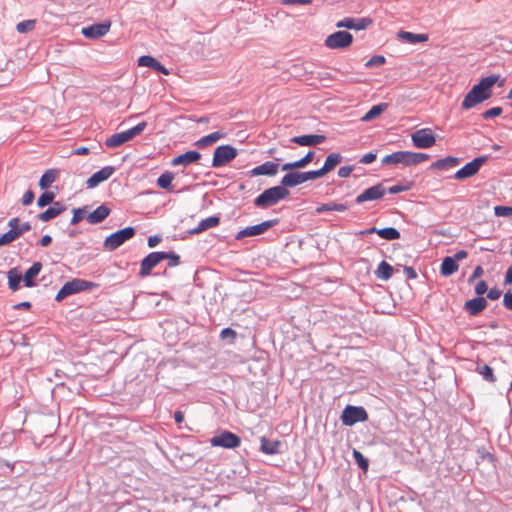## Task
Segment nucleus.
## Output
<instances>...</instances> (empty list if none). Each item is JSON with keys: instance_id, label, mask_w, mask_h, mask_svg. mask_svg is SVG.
I'll use <instances>...</instances> for the list:
<instances>
[{"instance_id": "obj_28", "label": "nucleus", "mask_w": 512, "mask_h": 512, "mask_svg": "<svg viewBox=\"0 0 512 512\" xmlns=\"http://www.w3.org/2000/svg\"><path fill=\"white\" fill-rule=\"evenodd\" d=\"M110 214V209L105 206L101 205L97 207L93 212L87 215L86 219L91 224H98L102 222L108 215Z\"/></svg>"}, {"instance_id": "obj_54", "label": "nucleus", "mask_w": 512, "mask_h": 512, "mask_svg": "<svg viewBox=\"0 0 512 512\" xmlns=\"http://www.w3.org/2000/svg\"><path fill=\"white\" fill-rule=\"evenodd\" d=\"M487 289H488V287H487L486 282L484 280H481L475 286V293L480 296V295H483L484 293H486Z\"/></svg>"}, {"instance_id": "obj_60", "label": "nucleus", "mask_w": 512, "mask_h": 512, "mask_svg": "<svg viewBox=\"0 0 512 512\" xmlns=\"http://www.w3.org/2000/svg\"><path fill=\"white\" fill-rule=\"evenodd\" d=\"M97 287H98L97 283L81 279V291L91 290V289H94V288H97Z\"/></svg>"}, {"instance_id": "obj_23", "label": "nucleus", "mask_w": 512, "mask_h": 512, "mask_svg": "<svg viewBox=\"0 0 512 512\" xmlns=\"http://www.w3.org/2000/svg\"><path fill=\"white\" fill-rule=\"evenodd\" d=\"M325 140L324 135H302L293 137L291 142L301 146H314L323 143Z\"/></svg>"}, {"instance_id": "obj_21", "label": "nucleus", "mask_w": 512, "mask_h": 512, "mask_svg": "<svg viewBox=\"0 0 512 512\" xmlns=\"http://www.w3.org/2000/svg\"><path fill=\"white\" fill-rule=\"evenodd\" d=\"M201 158V154L197 151H187L183 154H180L176 157H174L171 161V164L173 166H187L189 164L195 163L199 161Z\"/></svg>"}, {"instance_id": "obj_30", "label": "nucleus", "mask_w": 512, "mask_h": 512, "mask_svg": "<svg viewBox=\"0 0 512 512\" xmlns=\"http://www.w3.org/2000/svg\"><path fill=\"white\" fill-rule=\"evenodd\" d=\"M220 223V218L218 216H210L208 218H205L203 220H201L197 227H195L194 229H192L190 231L191 234H199L207 229H210V228H213V227H216L218 226Z\"/></svg>"}, {"instance_id": "obj_5", "label": "nucleus", "mask_w": 512, "mask_h": 512, "mask_svg": "<svg viewBox=\"0 0 512 512\" xmlns=\"http://www.w3.org/2000/svg\"><path fill=\"white\" fill-rule=\"evenodd\" d=\"M134 235L135 229L133 227H126L124 229L118 230L105 238L103 247L107 251H114L127 240L134 237Z\"/></svg>"}, {"instance_id": "obj_53", "label": "nucleus", "mask_w": 512, "mask_h": 512, "mask_svg": "<svg viewBox=\"0 0 512 512\" xmlns=\"http://www.w3.org/2000/svg\"><path fill=\"white\" fill-rule=\"evenodd\" d=\"M236 336H237L236 331H234L231 328H225L220 333V337L222 339L231 338L232 340H235Z\"/></svg>"}, {"instance_id": "obj_16", "label": "nucleus", "mask_w": 512, "mask_h": 512, "mask_svg": "<svg viewBox=\"0 0 512 512\" xmlns=\"http://www.w3.org/2000/svg\"><path fill=\"white\" fill-rule=\"evenodd\" d=\"M385 193H386L385 187L382 184H377V185H374V186L364 190L361 194H359L356 197L355 202L357 204H362L367 201L379 200V199L383 198Z\"/></svg>"}, {"instance_id": "obj_6", "label": "nucleus", "mask_w": 512, "mask_h": 512, "mask_svg": "<svg viewBox=\"0 0 512 512\" xmlns=\"http://www.w3.org/2000/svg\"><path fill=\"white\" fill-rule=\"evenodd\" d=\"M9 231L0 237V245H7L18 239L24 232L29 231L31 226L28 222L20 223L18 218H12L8 222Z\"/></svg>"}, {"instance_id": "obj_24", "label": "nucleus", "mask_w": 512, "mask_h": 512, "mask_svg": "<svg viewBox=\"0 0 512 512\" xmlns=\"http://www.w3.org/2000/svg\"><path fill=\"white\" fill-rule=\"evenodd\" d=\"M138 65L143 67H150L164 75H168L169 71L158 60L149 55H144L138 58Z\"/></svg>"}, {"instance_id": "obj_13", "label": "nucleus", "mask_w": 512, "mask_h": 512, "mask_svg": "<svg viewBox=\"0 0 512 512\" xmlns=\"http://www.w3.org/2000/svg\"><path fill=\"white\" fill-rule=\"evenodd\" d=\"M168 258L167 252H152L148 254L142 261L139 271L141 277L150 275L151 270L155 268L160 262Z\"/></svg>"}, {"instance_id": "obj_14", "label": "nucleus", "mask_w": 512, "mask_h": 512, "mask_svg": "<svg viewBox=\"0 0 512 512\" xmlns=\"http://www.w3.org/2000/svg\"><path fill=\"white\" fill-rule=\"evenodd\" d=\"M277 223H278L277 219H272V220L264 221L257 225L248 226V227L240 230L236 234L235 238L237 240H241L245 237L261 235V234L265 233L267 230H269L270 228H272L273 226H275Z\"/></svg>"}, {"instance_id": "obj_25", "label": "nucleus", "mask_w": 512, "mask_h": 512, "mask_svg": "<svg viewBox=\"0 0 512 512\" xmlns=\"http://www.w3.org/2000/svg\"><path fill=\"white\" fill-rule=\"evenodd\" d=\"M486 306L487 301L483 297L473 298L471 300H468L464 304V308L472 316H475L482 312L486 308Z\"/></svg>"}, {"instance_id": "obj_8", "label": "nucleus", "mask_w": 512, "mask_h": 512, "mask_svg": "<svg viewBox=\"0 0 512 512\" xmlns=\"http://www.w3.org/2000/svg\"><path fill=\"white\" fill-rule=\"evenodd\" d=\"M210 444L213 447H222L226 449L237 448L241 444V439L236 434L224 430L220 432L218 435L212 437L210 439Z\"/></svg>"}, {"instance_id": "obj_32", "label": "nucleus", "mask_w": 512, "mask_h": 512, "mask_svg": "<svg viewBox=\"0 0 512 512\" xmlns=\"http://www.w3.org/2000/svg\"><path fill=\"white\" fill-rule=\"evenodd\" d=\"M459 269L458 263L452 257H445L440 266V273L442 276H450L457 272Z\"/></svg>"}, {"instance_id": "obj_26", "label": "nucleus", "mask_w": 512, "mask_h": 512, "mask_svg": "<svg viewBox=\"0 0 512 512\" xmlns=\"http://www.w3.org/2000/svg\"><path fill=\"white\" fill-rule=\"evenodd\" d=\"M66 207L60 202H54L52 206L38 215L39 220L47 222L65 211Z\"/></svg>"}, {"instance_id": "obj_42", "label": "nucleus", "mask_w": 512, "mask_h": 512, "mask_svg": "<svg viewBox=\"0 0 512 512\" xmlns=\"http://www.w3.org/2000/svg\"><path fill=\"white\" fill-rule=\"evenodd\" d=\"M377 235L385 240H397L400 238V232L394 227L381 228Z\"/></svg>"}, {"instance_id": "obj_4", "label": "nucleus", "mask_w": 512, "mask_h": 512, "mask_svg": "<svg viewBox=\"0 0 512 512\" xmlns=\"http://www.w3.org/2000/svg\"><path fill=\"white\" fill-rule=\"evenodd\" d=\"M146 126V122H141L131 129H128L120 133H115L105 141V145L109 148H117L123 145L124 143L130 141L134 137L140 135L144 131Z\"/></svg>"}, {"instance_id": "obj_36", "label": "nucleus", "mask_w": 512, "mask_h": 512, "mask_svg": "<svg viewBox=\"0 0 512 512\" xmlns=\"http://www.w3.org/2000/svg\"><path fill=\"white\" fill-rule=\"evenodd\" d=\"M393 271H394L393 267L388 262L382 261L378 265V267L375 271V275L377 278L386 281L392 277Z\"/></svg>"}, {"instance_id": "obj_27", "label": "nucleus", "mask_w": 512, "mask_h": 512, "mask_svg": "<svg viewBox=\"0 0 512 512\" xmlns=\"http://www.w3.org/2000/svg\"><path fill=\"white\" fill-rule=\"evenodd\" d=\"M313 158H314V152L309 151L303 158H301L297 161H294V162H289V163L283 164L281 169L283 171H290V170H294V169L304 168L313 160Z\"/></svg>"}, {"instance_id": "obj_15", "label": "nucleus", "mask_w": 512, "mask_h": 512, "mask_svg": "<svg viewBox=\"0 0 512 512\" xmlns=\"http://www.w3.org/2000/svg\"><path fill=\"white\" fill-rule=\"evenodd\" d=\"M111 28V21L107 20L103 23L93 24L91 26L83 27L81 33L88 39H98L105 36Z\"/></svg>"}, {"instance_id": "obj_38", "label": "nucleus", "mask_w": 512, "mask_h": 512, "mask_svg": "<svg viewBox=\"0 0 512 512\" xmlns=\"http://www.w3.org/2000/svg\"><path fill=\"white\" fill-rule=\"evenodd\" d=\"M21 280H23L22 275L16 268L8 271V285L12 291L19 289Z\"/></svg>"}, {"instance_id": "obj_2", "label": "nucleus", "mask_w": 512, "mask_h": 512, "mask_svg": "<svg viewBox=\"0 0 512 512\" xmlns=\"http://www.w3.org/2000/svg\"><path fill=\"white\" fill-rule=\"evenodd\" d=\"M430 156L426 153L411 152V151H397L392 154L386 155L382 159L383 165H397L403 164L404 166H413L427 161Z\"/></svg>"}, {"instance_id": "obj_20", "label": "nucleus", "mask_w": 512, "mask_h": 512, "mask_svg": "<svg viewBox=\"0 0 512 512\" xmlns=\"http://www.w3.org/2000/svg\"><path fill=\"white\" fill-rule=\"evenodd\" d=\"M81 292V279H73L66 282L56 294L55 300L62 301L69 295Z\"/></svg>"}, {"instance_id": "obj_37", "label": "nucleus", "mask_w": 512, "mask_h": 512, "mask_svg": "<svg viewBox=\"0 0 512 512\" xmlns=\"http://www.w3.org/2000/svg\"><path fill=\"white\" fill-rule=\"evenodd\" d=\"M173 179H174L173 173L168 172V171L164 172L157 179V185L162 189H165L169 192H173L174 191V187L172 185Z\"/></svg>"}, {"instance_id": "obj_51", "label": "nucleus", "mask_w": 512, "mask_h": 512, "mask_svg": "<svg viewBox=\"0 0 512 512\" xmlns=\"http://www.w3.org/2000/svg\"><path fill=\"white\" fill-rule=\"evenodd\" d=\"M480 373L483 375V377L488 380V381H495V377H494V374H493V370L492 368H490L488 365H484L481 370H480Z\"/></svg>"}, {"instance_id": "obj_45", "label": "nucleus", "mask_w": 512, "mask_h": 512, "mask_svg": "<svg viewBox=\"0 0 512 512\" xmlns=\"http://www.w3.org/2000/svg\"><path fill=\"white\" fill-rule=\"evenodd\" d=\"M353 457H354V459H355L356 463L358 464V466H359L362 470L367 471L368 466H369V462H368V460L363 456V454H362L360 451H358V450L354 449V450H353Z\"/></svg>"}, {"instance_id": "obj_57", "label": "nucleus", "mask_w": 512, "mask_h": 512, "mask_svg": "<svg viewBox=\"0 0 512 512\" xmlns=\"http://www.w3.org/2000/svg\"><path fill=\"white\" fill-rule=\"evenodd\" d=\"M484 273V270L481 266H477L475 267L472 275L469 277L468 279V282L469 283H472L474 280H476L477 278L481 277Z\"/></svg>"}, {"instance_id": "obj_33", "label": "nucleus", "mask_w": 512, "mask_h": 512, "mask_svg": "<svg viewBox=\"0 0 512 512\" xmlns=\"http://www.w3.org/2000/svg\"><path fill=\"white\" fill-rule=\"evenodd\" d=\"M459 162H460L459 158L453 157V156H448L443 159H439V160L435 161L431 165V168L438 169V170H444L447 168H452V167L457 166L459 164Z\"/></svg>"}, {"instance_id": "obj_22", "label": "nucleus", "mask_w": 512, "mask_h": 512, "mask_svg": "<svg viewBox=\"0 0 512 512\" xmlns=\"http://www.w3.org/2000/svg\"><path fill=\"white\" fill-rule=\"evenodd\" d=\"M260 450L267 455H274L281 453L282 442L280 440L271 441L265 436L260 439Z\"/></svg>"}, {"instance_id": "obj_29", "label": "nucleus", "mask_w": 512, "mask_h": 512, "mask_svg": "<svg viewBox=\"0 0 512 512\" xmlns=\"http://www.w3.org/2000/svg\"><path fill=\"white\" fill-rule=\"evenodd\" d=\"M41 269L42 264L40 262H34L33 265L25 272L22 278L26 287H34L36 285L34 278L40 273Z\"/></svg>"}, {"instance_id": "obj_35", "label": "nucleus", "mask_w": 512, "mask_h": 512, "mask_svg": "<svg viewBox=\"0 0 512 512\" xmlns=\"http://www.w3.org/2000/svg\"><path fill=\"white\" fill-rule=\"evenodd\" d=\"M224 137H225V133H222L219 131L213 132V133L206 135V136L200 138L199 140H197L195 145L197 147L203 148V147L212 145L213 143L217 142L219 139L224 138Z\"/></svg>"}, {"instance_id": "obj_34", "label": "nucleus", "mask_w": 512, "mask_h": 512, "mask_svg": "<svg viewBox=\"0 0 512 512\" xmlns=\"http://www.w3.org/2000/svg\"><path fill=\"white\" fill-rule=\"evenodd\" d=\"M398 37L406 42L415 44V43H422L426 42L428 40L427 34H415L412 32L407 31H400L398 33Z\"/></svg>"}, {"instance_id": "obj_10", "label": "nucleus", "mask_w": 512, "mask_h": 512, "mask_svg": "<svg viewBox=\"0 0 512 512\" xmlns=\"http://www.w3.org/2000/svg\"><path fill=\"white\" fill-rule=\"evenodd\" d=\"M368 414L363 407L348 405L344 408L341 421L346 426H352L357 422L366 421Z\"/></svg>"}, {"instance_id": "obj_19", "label": "nucleus", "mask_w": 512, "mask_h": 512, "mask_svg": "<svg viewBox=\"0 0 512 512\" xmlns=\"http://www.w3.org/2000/svg\"><path fill=\"white\" fill-rule=\"evenodd\" d=\"M279 165L278 163L267 161L259 166L254 167L249 175L251 177L257 176H275L278 173Z\"/></svg>"}, {"instance_id": "obj_50", "label": "nucleus", "mask_w": 512, "mask_h": 512, "mask_svg": "<svg viewBox=\"0 0 512 512\" xmlns=\"http://www.w3.org/2000/svg\"><path fill=\"white\" fill-rule=\"evenodd\" d=\"M502 114V108L501 107H493V108H490L488 110H486L482 116L484 119H489V118H493V117H496V116H499Z\"/></svg>"}, {"instance_id": "obj_39", "label": "nucleus", "mask_w": 512, "mask_h": 512, "mask_svg": "<svg viewBox=\"0 0 512 512\" xmlns=\"http://www.w3.org/2000/svg\"><path fill=\"white\" fill-rule=\"evenodd\" d=\"M387 108V104L381 103L378 105H374L371 107V109L361 118L363 122H369L379 115H381L385 109Z\"/></svg>"}, {"instance_id": "obj_46", "label": "nucleus", "mask_w": 512, "mask_h": 512, "mask_svg": "<svg viewBox=\"0 0 512 512\" xmlns=\"http://www.w3.org/2000/svg\"><path fill=\"white\" fill-rule=\"evenodd\" d=\"M54 193L52 192H44L37 200V205L39 207H44L53 203Z\"/></svg>"}, {"instance_id": "obj_56", "label": "nucleus", "mask_w": 512, "mask_h": 512, "mask_svg": "<svg viewBox=\"0 0 512 512\" xmlns=\"http://www.w3.org/2000/svg\"><path fill=\"white\" fill-rule=\"evenodd\" d=\"M352 171H353V167L352 166L340 167L339 170H338V176L341 177V178H346V177L350 176Z\"/></svg>"}, {"instance_id": "obj_64", "label": "nucleus", "mask_w": 512, "mask_h": 512, "mask_svg": "<svg viewBox=\"0 0 512 512\" xmlns=\"http://www.w3.org/2000/svg\"><path fill=\"white\" fill-rule=\"evenodd\" d=\"M161 241V237L155 235L148 238V246L155 247Z\"/></svg>"}, {"instance_id": "obj_17", "label": "nucleus", "mask_w": 512, "mask_h": 512, "mask_svg": "<svg viewBox=\"0 0 512 512\" xmlns=\"http://www.w3.org/2000/svg\"><path fill=\"white\" fill-rule=\"evenodd\" d=\"M373 20L368 17L353 19V18H344L343 20L336 23V27L338 28H347L354 29L357 31L364 30L372 25Z\"/></svg>"}, {"instance_id": "obj_43", "label": "nucleus", "mask_w": 512, "mask_h": 512, "mask_svg": "<svg viewBox=\"0 0 512 512\" xmlns=\"http://www.w3.org/2000/svg\"><path fill=\"white\" fill-rule=\"evenodd\" d=\"M57 174L54 170H47L40 178L39 180V186L42 189L48 188L55 180H56Z\"/></svg>"}, {"instance_id": "obj_52", "label": "nucleus", "mask_w": 512, "mask_h": 512, "mask_svg": "<svg viewBox=\"0 0 512 512\" xmlns=\"http://www.w3.org/2000/svg\"><path fill=\"white\" fill-rule=\"evenodd\" d=\"M84 209H73V217L71 219V224L75 225L79 223L84 218Z\"/></svg>"}, {"instance_id": "obj_48", "label": "nucleus", "mask_w": 512, "mask_h": 512, "mask_svg": "<svg viewBox=\"0 0 512 512\" xmlns=\"http://www.w3.org/2000/svg\"><path fill=\"white\" fill-rule=\"evenodd\" d=\"M324 175H326V174L322 168H320L319 170L304 172L303 173L304 182H306L308 180H314V179L323 177Z\"/></svg>"}, {"instance_id": "obj_7", "label": "nucleus", "mask_w": 512, "mask_h": 512, "mask_svg": "<svg viewBox=\"0 0 512 512\" xmlns=\"http://www.w3.org/2000/svg\"><path fill=\"white\" fill-rule=\"evenodd\" d=\"M353 43V35L347 31H337L326 37L324 45L329 49H345Z\"/></svg>"}, {"instance_id": "obj_31", "label": "nucleus", "mask_w": 512, "mask_h": 512, "mask_svg": "<svg viewBox=\"0 0 512 512\" xmlns=\"http://www.w3.org/2000/svg\"><path fill=\"white\" fill-rule=\"evenodd\" d=\"M304 183L303 173L299 172H290L287 173L281 180V186L286 187H295Z\"/></svg>"}, {"instance_id": "obj_63", "label": "nucleus", "mask_w": 512, "mask_h": 512, "mask_svg": "<svg viewBox=\"0 0 512 512\" xmlns=\"http://www.w3.org/2000/svg\"><path fill=\"white\" fill-rule=\"evenodd\" d=\"M503 304L507 309L512 310V293L508 292L504 294Z\"/></svg>"}, {"instance_id": "obj_40", "label": "nucleus", "mask_w": 512, "mask_h": 512, "mask_svg": "<svg viewBox=\"0 0 512 512\" xmlns=\"http://www.w3.org/2000/svg\"><path fill=\"white\" fill-rule=\"evenodd\" d=\"M348 209V206L344 203L330 202L322 204L316 208V213H322L325 211H337L344 212Z\"/></svg>"}, {"instance_id": "obj_58", "label": "nucleus", "mask_w": 512, "mask_h": 512, "mask_svg": "<svg viewBox=\"0 0 512 512\" xmlns=\"http://www.w3.org/2000/svg\"><path fill=\"white\" fill-rule=\"evenodd\" d=\"M376 160V154L375 153H367L363 155L360 159V163L362 164H370Z\"/></svg>"}, {"instance_id": "obj_12", "label": "nucleus", "mask_w": 512, "mask_h": 512, "mask_svg": "<svg viewBox=\"0 0 512 512\" xmlns=\"http://www.w3.org/2000/svg\"><path fill=\"white\" fill-rule=\"evenodd\" d=\"M487 159V156H480L473 159L454 174V179L461 181L473 177L479 172Z\"/></svg>"}, {"instance_id": "obj_59", "label": "nucleus", "mask_w": 512, "mask_h": 512, "mask_svg": "<svg viewBox=\"0 0 512 512\" xmlns=\"http://www.w3.org/2000/svg\"><path fill=\"white\" fill-rule=\"evenodd\" d=\"M169 259V267H174V266H177L180 262V257L179 255H176L174 253H168V258Z\"/></svg>"}, {"instance_id": "obj_61", "label": "nucleus", "mask_w": 512, "mask_h": 512, "mask_svg": "<svg viewBox=\"0 0 512 512\" xmlns=\"http://www.w3.org/2000/svg\"><path fill=\"white\" fill-rule=\"evenodd\" d=\"M282 3L284 5H294V4L309 5L312 3V0H283Z\"/></svg>"}, {"instance_id": "obj_62", "label": "nucleus", "mask_w": 512, "mask_h": 512, "mask_svg": "<svg viewBox=\"0 0 512 512\" xmlns=\"http://www.w3.org/2000/svg\"><path fill=\"white\" fill-rule=\"evenodd\" d=\"M501 296V291L498 288H491L488 291L487 297L491 300H497Z\"/></svg>"}, {"instance_id": "obj_47", "label": "nucleus", "mask_w": 512, "mask_h": 512, "mask_svg": "<svg viewBox=\"0 0 512 512\" xmlns=\"http://www.w3.org/2000/svg\"><path fill=\"white\" fill-rule=\"evenodd\" d=\"M494 214L499 217H512V207H510V206H495Z\"/></svg>"}, {"instance_id": "obj_18", "label": "nucleus", "mask_w": 512, "mask_h": 512, "mask_svg": "<svg viewBox=\"0 0 512 512\" xmlns=\"http://www.w3.org/2000/svg\"><path fill=\"white\" fill-rule=\"evenodd\" d=\"M114 172L115 168L113 166H105L86 180V186L88 188H95L100 183L108 180Z\"/></svg>"}, {"instance_id": "obj_1", "label": "nucleus", "mask_w": 512, "mask_h": 512, "mask_svg": "<svg viewBox=\"0 0 512 512\" xmlns=\"http://www.w3.org/2000/svg\"><path fill=\"white\" fill-rule=\"evenodd\" d=\"M499 80L498 75H490L481 79L471 90L465 95L462 101V108L470 110L478 104L483 103L492 96V88Z\"/></svg>"}, {"instance_id": "obj_55", "label": "nucleus", "mask_w": 512, "mask_h": 512, "mask_svg": "<svg viewBox=\"0 0 512 512\" xmlns=\"http://www.w3.org/2000/svg\"><path fill=\"white\" fill-rule=\"evenodd\" d=\"M33 200H34V193H33V191L28 190L23 195L22 204L24 206H28V205H30L33 202Z\"/></svg>"}, {"instance_id": "obj_9", "label": "nucleus", "mask_w": 512, "mask_h": 512, "mask_svg": "<svg viewBox=\"0 0 512 512\" xmlns=\"http://www.w3.org/2000/svg\"><path fill=\"white\" fill-rule=\"evenodd\" d=\"M237 156V150L231 145H221L214 151L212 166L215 168L222 167Z\"/></svg>"}, {"instance_id": "obj_3", "label": "nucleus", "mask_w": 512, "mask_h": 512, "mask_svg": "<svg viewBox=\"0 0 512 512\" xmlns=\"http://www.w3.org/2000/svg\"><path fill=\"white\" fill-rule=\"evenodd\" d=\"M289 196V191L282 186H274L266 189L255 200L254 204L258 207H270L278 201Z\"/></svg>"}, {"instance_id": "obj_44", "label": "nucleus", "mask_w": 512, "mask_h": 512, "mask_svg": "<svg viewBox=\"0 0 512 512\" xmlns=\"http://www.w3.org/2000/svg\"><path fill=\"white\" fill-rule=\"evenodd\" d=\"M36 26L35 19L24 20L16 25L17 32L23 34L34 30Z\"/></svg>"}, {"instance_id": "obj_11", "label": "nucleus", "mask_w": 512, "mask_h": 512, "mask_svg": "<svg viewBox=\"0 0 512 512\" xmlns=\"http://www.w3.org/2000/svg\"><path fill=\"white\" fill-rule=\"evenodd\" d=\"M411 140H412L414 147L420 148V149L430 148L436 142L435 135L433 134V132L430 128H422V129L416 130L411 135Z\"/></svg>"}, {"instance_id": "obj_49", "label": "nucleus", "mask_w": 512, "mask_h": 512, "mask_svg": "<svg viewBox=\"0 0 512 512\" xmlns=\"http://www.w3.org/2000/svg\"><path fill=\"white\" fill-rule=\"evenodd\" d=\"M385 63V57L382 55H376L371 57L365 64L366 67L381 66Z\"/></svg>"}, {"instance_id": "obj_41", "label": "nucleus", "mask_w": 512, "mask_h": 512, "mask_svg": "<svg viewBox=\"0 0 512 512\" xmlns=\"http://www.w3.org/2000/svg\"><path fill=\"white\" fill-rule=\"evenodd\" d=\"M342 160V157L339 153H330L326 160L324 165L322 166V169L325 171V174L333 170Z\"/></svg>"}]
</instances>
